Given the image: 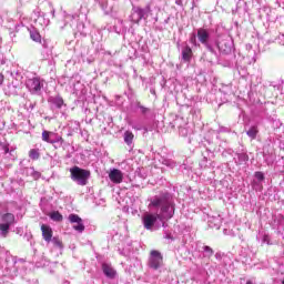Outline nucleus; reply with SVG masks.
Instances as JSON below:
<instances>
[{"label": "nucleus", "mask_w": 284, "mask_h": 284, "mask_svg": "<svg viewBox=\"0 0 284 284\" xmlns=\"http://www.w3.org/2000/svg\"><path fill=\"white\" fill-rule=\"evenodd\" d=\"M150 207H159L160 214L146 213L143 215L142 221L145 230H159L161 225H165L163 219H172L174 216V201L170 194L155 196Z\"/></svg>", "instance_id": "obj_1"}, {"label": "nucleus", "mask_w": 284, "mask_h": 284, "mask_svg": "<svg viewBox=\"0 0 284 284\" xmlns=\"http://www.w3.org/2000/svg\"><path fill=\"white\" fill-rule=\"evenodd\" d=\"M71 179L78 185H88V179H90V171L81 169L79 166H73L70 169Z\"/></svg>", "instance_id": "obj_2"}, {"label": "nucleus", "mask_w": 284, "mask_h": 284, "mask_svg": "<svg viewBox=\"0 0 284 284\" xmlns=\"http://www.w3.org/2000/svg\"><path fill=\"white\" fill-rule=\"evenodd\" d=\"M1 221L2 223H0V234L6 239L8 236V232H10V225H14V214H3Z\"/></svg>", "instance_id": "obj_3"}, {"label": "nucleus", "mask_w": 284, "mask_h": 284, "mask_svg": "<svg viewBox=\"0 0 284 284\" xmlns=\"http://www.w3.org/2000/svg\"><path fill=\"white\" fill-rule=\"evenodd\" d=\"M149 12H150V7H146L145 9H141L140 7H134L130 16V21H132V23H139L141 19H145V17H148Z\"/></svg>", "instance_id": "obj_4"}, {"label": "nucleus", "mask_w": 284, "mask_h": 284, "mask_svg": "<svg viewBox=\"0 0 284 284\" xmlns=\"http://www.w3.org/2000/svg\"><path fill=\"white\" fill-rule=\"evenodd\" d=\"M200 43L204 45L206 49H209L210 52H214V48L210 44V31L207 29L200 28L197 29L196 34Z\"/></svg>", "instance_id": "obj_5"}, {"label": "nucleus", "mask_w": 284, "mask_h": 284, "mask_svg": "<svg viewBox=\"0 0 284 284\" xmlns=\"http://www.w3.org/2000/svg\"><path fill=\"white\" fill-rule=\"evenodd\" d=\"M216 47L222 54H232V50H234V41H232V38H225L217 42Z\"/></svg>", "instance_id": "obj_6"}, {"label": "nucleus", "mask_w": 284, "mask_h": 284, "mask_svg": "<svg viewBox=\"0 0 284 284\" xmlns=\"http://www.w3.org/2000/svg\"><path fill=\"white\" fill-rule=\"evenodd\" d=\"M26 85L31 94H38V92H41V88H43V81L39 78H32L27 80Z\"/></svg>", "instance_id": "obj_7"}, {"label": "nucleus", "mask_w": 284, "mask_h": 284, "mask_svg": "<svg viewBox=\"0 0 284 284\" xmlns=\"http://www.w3.org/2000/svg\"><path fill=\"white\" fill-rule=\"evenodd\" d=\"M68 219L73 230H75V232H79V234H82V232L85 231V225L83 224V220L79 215L70 214Z\"/></svg>", "instance_id": "obj_8"}, {"label": "nucleus", "mask_w": 284, "mask_h": 284, "mask_svg": "<svg viewBox=\"0 0 284 284\" xmlns=\"http://www.w3.org/2000/svg\"><path fill=\"white\" fill-rule=\"evenodd\" d=\"M42 141L45 143H63V138L52 131H43L42 132Z\"/></svg>", "instance_id": "obj_9"}, {"label": "nucleus", "mask_w": 284, "mask_h": 284, "mask_svg": "<svg viewBox=\"0 0 284 284\" xmlns=\"http://www.w3.org/2000/svg\"><path fill=\"white\" fill-rule=\"evenodd\" d=\"M149 265L150 267H152V270H159V267L163 265V256L161 255V253H159V251L151 252Z\"/></svg>", "instance_id": "obj_10"}, {"label": "nucleus", "mask_w": 284, "mask_h": 284, "mask_svg": "<svg viewBox=\"0 0 284 284\" xmlns=\"http://www.w3.org/2000/svg\"><path fill=\"white\" fill-rule=\"evenodd\" d=\"M109 179L111 183L119 185V183H123V172L119 169H110Z\"/></svg>", "instance_id": "obj_11"}, {"label": "nucleus", "mask_w": 284, "mask_h": 284, "mask_svg": "<svg viewBox=\"0 0 284 284\" xmlns=\"http://www.w3.org/2000/svg\"><path fill=\"white\" fill-rule=\"evenodd\" d=\"M41 232L44 241L50 243L52 241V229L45 224L41 225Z\"/></svg>", "instance_id": "obj_12"}, {"label": "nucleus", "mask_w": 284, "mask_h": 284, "mask_svg": "<svg viewBox=\"0 0 284 284\" xmlns=\"http://www.w3.org/2000/svg\"><path fill=\"white\" fill-rule=\"evenodd\" d=\"M102 272L108 276V278H114L116 276V271L110 264H102Z\"/></svg>", "instance_id": "obj_13"}, {"label": "nucleus", "mask_w": 284, "mask_h": 284, "mask_svg": "<svg viewBox=\"0 0 284 284\" xmlns=\"http://www.w3.org/2000/svg\"><path fill=\"white\" fill-rule=\"evenodd\" d=\"M221 223H222L221 216H214L209 220L210 227H214L215 230L221 229Z\"/></svg>", "instance_id": "obj_14"}, {"label": "nucleus", "mask_w": 284, "mask_h": 284, "mask_svg": "<svg viewBox=\"0 0 284 284\" xmlns=\"http://www.w3.org/2000/svg\"><path fill=\"white\" fill-rule=\"evenodd\" d=\"M182 59L183 61H190V59H192V48L185 45L182 49Z\"/></svg>", "instance_id": "obj_15"}, {"label": "nucleus", "mask_w": 284, "mask_h": 284, "mask_svg": "<svg viewBox=\"0 0 284 284\" xmlns=\"http://www.w3.org/2000/svg\"><path fill=\"white\" fill-rule=\"evenodd\" d=\"M132 141H134V133H132L131 131H126L124 133V142L126 143V145H132Z\"/></svg>", "instance_id": "obj_16"}, {"label": "nucleus", "mask_w": 284, "mask_h": 284, "mask_svg": "<svg viewBox=\"0 0 284 284\" xmlns=\"http://www.w3.org/2000/svg\"><path fill=\"white\" fill-rule=\"evenodd\" d=\"M250 161V156L246 153H237V163L241 165L243 163H247Z\"/></svg>", "instance_id": "obj_17"}, {"label": "nucleus", "mask_w": 284, "mask_h": 284, "mask_svg": "<svg viewBox=\"0 0 284 284\" xmlns=\"http://www.w3.org/2000/svg\"><path fill=\"white\" fill-rule=\"evenodd\" d=\"M38 22L40 23V26H50V19H45V13H42L38 17Z\"/></svg>", "instance_id": "obj_18"}, {"label": "nucleus", "mask_w": 284, "mask_h": 284, "mask_svg": "<svg viewBox=\"0 0 284 284\" xmlns=\"http://www.w3.org/2000/svg\"><path fill=\"white\" fill-rule=\"evenodd\" d=\"M30 37L32 41H36V43H41V34L39 33V31H30Z\"/></svg>", "instance_id": "obj_19"}, {"label": "nucleus", "mask_w": 284, "mask_h": 284, "mask_svg": "<svg viewBox=\"0 0 284 284\" xmlns=\"http://www.w3.org/2000/svg\"><path fill=\"white\" fill-rule=\"evenodd\" d=\"M247 136H250V139H256V135L258 134V129L256 126H252L247 132H246Z\"/></svg>", "instance_id": "obj_20"}, {"label": "nucleus", "mask_w": 284, "mask_h": 284, "mask_svg": "<svg viewBox=\"0 0 284 284\" xmlns=\"http://www.w3.org/2000/svg\"><path fill=\"white\" fill-rule=\"evenodd\" d=\"M52 103H53V105H55V108L61 109V108H63V98L55 97L52 99Z\"/></svg>", "instance_id": "obj_21"}, {"label": "nucleus", "mask_w": 284, "mask_h": 284, "mask_svg": "<svg viewBox=\"0 0 284 284\" xmlns=\"http://www.w3.org/2000/svg\"><path fill=\"white\" fill-rule=\"evenodd\" d=\"M50 219L52 221L59 222V221H63V215H61V213H59V212H53L50 214Z\"/></svg>", "instance_id": "obj_22"}, {"label": "nucleus", "mask_w": 284, "mask_h": 284, "mask_svg": "<svg viewBox=\"0 0 284 284\" xmlns=\"http://www.w3.org/2000/svg\"><path fill=\"white\" fill-rule=\"evenodd\" d=\"M51 242L53 243L54 247H58L59 250L63 248V243L58 237L51 239Z\"/></svg>", "instance_id": "obj_23"}, {"label": "nucleus", "mask_w": 284, "mask_h": 284, "mask_svg": "<svg viewBox=\"0 0 284 284\" xmlns=\"http://www.w3.org/2000/svg\"><path fill=\"white\" fill-rule=\"evenodd\" d=\"M29 156L33 161H37V159H39V151L37 149L30 150Z\"/></svg>", "instance_id": "obj_24"}, {"label": "nucleus", "mask_w": 284, "mask_h": 284, "mask_svg": "<svg viewBox=\"0 0 284 284\" xmlns=\"http://www.w3.org/2000/svg\"><path fill=\"white\" fill-rule=\"evenodd\" d=\"M196 33H192L190 37V43H192V45H199V42H196Z\"/></svg>", "instance_id": "obj_25"}, {"label": "nucleus", "mask_w": 284, "mask_h": 284, "mask_svg": "<svg viewBox=\"0 0 284 284\" xmlns=\"http://www.w3.org/2000/svg\"><path fill=\"white\" fill-rule=\"evenodd\" d=\"M30 174L33 176V179H40L41 173L34 171V169H30Z\"/></svg>", "instance_id": "obj_26"}, {"label": "nucleus", "mask_w": 284, "mask_h": 284, "mask_svg": "<svg viewBox=\"0 0 284 284\" xmlns=\"http://www.w3.org/2000/svg\"><path fill=\"white\" fill-rule=\"evenodd\" d=\"M163 164L166 165L168 168H174V165H176V163H174L170 160H164Z\"/></svg>", "instance_id": "obj_27"}, {"label": "nucleus", "mask_w": 284, "mask_h": 284, "mask_svg": "<svg viewBox=\"0 0 284 284\" xmlns=\"http://www.w3.org/2000/svg\"><path fill=\"white\" fill-rule=\"evenodd\" d=\"M255 179H257V181H263V179H265V175L263 174V172H256Z\"/></svg>", "instance_id": "obj_28"}, {"label": "nucleus", "mask_w": 284, "mask_h": 284, "mask_svg": "<svg viewBox=\"0 0 284 284\" xmlns=\"http://www.w3.org/2000/svg\"><path fill=\"white\" fill-rule=\"evenodd\" d=\"M1 148H2V150H3V152H4V154H8V153L10 152V145H8V144H1Z\"/></svg>", "instance_id": "obj_29"}, {"label": "nucleus", "mask_w": 284, "mask_h": 284, "mask_svg": "<svg viewBox=\"0 0 284 284\" xmlns=\"http://www.w3.org/2000/svg\"><path fill=\"white\" fill-rule=\"evenodd\" d=\"M263 243H266V245H272V243L270 242V235L263 236Z\"/></svg>", "instance_id": "obj_30"}, {"label": "nucleus", "mask_w": 284, "mask_h": 284, "mask_svg": "<svg viewBox=\"0 0 284 284\" xmlns=\"http://www.w3.org/2000/svg\"><path fill=\"white\" fill-rule=\"evenodd\" d=\"M204 251H205V252H209L210 254H213V251H212V248H211L210 246H205V247H204Z\"/></svg>", "instance_id": "obj_31"}, {"label": "nucleus", "mask_w": 284, "mask_h": 284, "mask_svg": "<svg viewBox=\"0 0 284 284\" xmlns=\"http://www.w3.org/2000/svg\"><path fill=\"white\" fill-rule=\"evenodd\" d=\"M3 83V74H0V85Z\"/></svg>", "instance_id": "obj_32"}, {"label": "nucleus", "mask_w": 284, "mask_h": 284, "mask_svg": "<svg viewBox=\"0 0 284 284\" xmlns=\"http://www.w3.org/2000/svg\"><path fill=\"white\" fill-rule=\"evenodd\" d=\"M64 284H70V282H69V281H65Z\"/></svg>", "instance_id": "obj_33"}, {"label": "nucleus", "mask_w": 284, "mask_h": 284, "mask_svg": "<svg viewBox=\"0 0 284 284\" xmlns=\"http://www.w3.org/2000/svg\"><path fill=\"white\" fill-rule=\"evenodd\" d=\"M13 152H14V150H11V151H10V154H12Z\"/></svg>", "instance_id": "obj_34"}, {"label": "nucleus", "mask_w": 284, "mask_h": 284, "mask_svg": "<svg viewBox=\"0 0 284 284\" xmlns=\"http://www.w3.org/2000/svg\"><path fill=\"white\" fill-rule=\"evenodd\" d=\"M148 109H143V112H145Z\"/></svg>", "instance_id": "obj_35"}]
</instances>
